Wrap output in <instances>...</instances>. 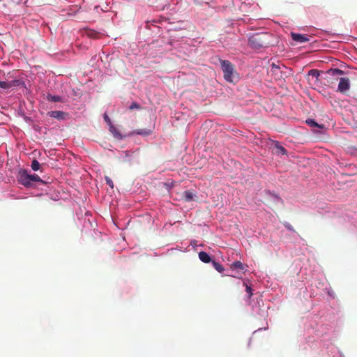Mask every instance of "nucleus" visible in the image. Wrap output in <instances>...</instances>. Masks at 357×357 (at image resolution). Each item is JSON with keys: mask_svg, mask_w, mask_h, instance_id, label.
I'll use <instances>...</instances> for the list:
<instances>
[{"mask_svg": "<svg viewBox=\"0 0 357 357\" xmlns=\"http://www.w3.org/2000/svg\"><path fill=\"white\" fill-rule=\"evenodd\" d=\"M272 35L269 33H255L249 37V45L255 49L266 48L271 45Z\"/></svg>", "mask_w": 357, "mask_h": 357, "instance_id": "1", "label": "nucleus"}, {"mask_svg": "<svg viewBox=\"0 0 357 357\" xmlns=\"http://www.w3.org/2000/svg\"><path fill=\"white\" fill-rule=\"evenodd\" d=\"M17 181L20 183L26 188H30L33 185V183L43 181L37 174H29L26 170H21L19 172Z\"/></svg>", "mask_w": 357, "mask_h": 357, "instance_id": "2", "label": "nucleus"}, {"mask_svg": "<svg viewBox=\"0 0 357 357\" xmlns=\"http://www.w3.org/2000/svg\"><path fill=\"white\" fill-rule=\"evenodd\" d=\"M221 68L224 73V78L229 82H233L232 76L234 74V66L231 62L226 60L221 61Z\"/></svg>", "mask_w": 357, "mask_h": 357, "instance_id": "3", "label": "nucleus"}, {"mask_svg": "<svg viewBox=\"0 0 357 357\" xmlns=\"http://www.w3.org/2000/svg\"><path fill=\"white\" fill-rule=\"evenodd\" d=\"M350 88L349 79L347 77H341L340 79L337 91L342 93H346Z\"/></svg>", "mask_w": 357, "mask_h": 357, "instance_id": "4", "label": "nucleus"}, {"mask_svg": "<svg viewBox=\"0 0 357 357\" xmlns=\"http://www.w3.org/2000/svg\"><path fill=\"white\" fill-rule=\"evenodd\" d=\"M23 82L20 79H13L11 81H0V88L9 89L12 87L17 86Z\"/></svg>", "mask_w": 357, "mask_h": 357, "instance_id": "5", "label": "nucleus"}, {"mask_svg": "<svg viewBox=\"0 0 357 357\" xmlns=\"http://www.w3.org/2000/svg\"><path fill=\"white\" fill-rule=\"evenodd\" d=\"M292 39L299 43H303L309 41V38L305 36L301 33H291Z\"/></svg>", "mask_w": 357, "mask_h": 357, "instance_id": "6", "label": "nucleus"}, {"mask_svg": "<svg viewBox=\"0 0 357 357\" xmlns=\"http://www.w3.org/2000/svg\"><path fill=\"white\" fill-rule=\"evenodd\" d=\"M47 115L52 118L61 120L66 118L67 114L62 111H51L47 113Z\"/></svg>", "mask_w": 357, "mask_h": 357, "instance_id": "7", "label": "nucleus"}, {"mask_svg": "<svg viewBox=\"0 0 357 357\" xmlns=\"http://www.w3.org/2000/svg\"><path fill=\"white\" fill-rule=\"evenodd\" d=\"M199 258L204 263H209L210 261H212L210 255L204 251L199 253Z\"/></svg>", "mask_w": 357, "mask_h": 357, "instance_id": "8", "label": "nucleus"}, {"mask_svg": "<svg viewBox=\"0 0 357 357\" xmlns=\"http://www.w3.org/2000/svg\"><path fill=\"white\" fill-rule=\"evenodd\" d=\"M247 266L242 264L241 261H237L231 264V268L233 270L239 269L241 271H246Z\"/></svg>", "mask_w": 357, "mask_h": 357, "instance_id": "9", "label": "nucleus"}, {"mask_svg": "<svg viewBox=\"0 0 357 357\" xmlns=\"http://www.w3.org/2000/svg\"><path fill=\"white\" fill-rule=\"evenodd\" d=\"M109 6L107 3H103L102 6H96L94 7V10H96L97 13H100V10L102 13H105L109 10Z\"/></svg>", "mask_w": 357, "mask_h": 357, "instance_id": "10", "label": "nucleus"}, {"mask_svg": "<svg viewBox=\"0 0 357 357\" xmlns=\"http://www.w3.org/2000/svg\"><path fill=\"white\" fill-rule=\"evenodd\" d=\"M194 195L192 192L190 190H185L182 194V199H183L185 202H190L192 200Z\"/></svg>", "mask_w": 357, "mask_h": 357, "instance_id": "11", "label": "nucleus"}, {"mask_svg": "<svg viewBox=\"0 0 357 357\" xmlns=\"http://www.w3.org/2000/svg\"><path fill=\"white\" fill-rule=\"evenodd\" d=\"M327 73L332 76H338L344 73V72L338 68H332L327 71Z\"/></svg>", "mask_w": 357, "mask_h": 357, "instance_id": "12", "label": "nucleus"}, {"mask_svg": "<svg viewBox=\"0 0 357 357\" xmlns=\"http://www.w3.org/2000/svg\"><path fill=\"white\" fill-rule=\"evenodd\" d=\"M212 264L213 268L219 273H222L225 271L223 266L219 264L218 262L215 261H212Z\"/></svg>", "mask_w": 357, "mask_h": 357, "instance_id": "13", "label": "nucleus"}, {"mask_svg": "<svg viewBox=\"0 0 357 357\" xmlns=\"http://www.w3.org/2000/svg\"><path fill=\"white\" fill-rule=\"evenodd\" d=\"M47 100L52 102H61V98L59 96H53L51 94H48Z\"/></svg>", "mask_w": 357, "mask_h": 357, "instance_id": "14", "label": "nucleus"}, {"mask_svg": "<svg viewBox=\"0 0 357 357\" xmlns=\"http://www.w3.org/2000/svg\"><path fill=\"white\" fill-rule=\"evenodd\" d=\"M86 33L89 38H97L99 36V33L93 30H88L86 31Z\"/></svg>", "mask_w": 357, "mask_h": 357, "instance_id": "15", "label": "nucleus"}, {"mask_svg": "<svg viewBox=\"0 0 357 357\" xmlns=\"http://www.w3.org/2000/svg\"><path fill=\"white\" fill-rule=\"evenodd\" d=\"M31 169L33 170V171H38L40 169V164L39 163V162L36 160H33L31 162Z\"/></svg>", "mask_w": 357, "mask_h": 357, "instance_id": "16", "label": "nucleus"}, {"mask_svg": "<svg viewBox=\"0 0 357 357\" xmlns=\"http://www.w3.org/2000/svg\"><path fill=\"white\" fill-rule=\"evenodd\" d=\"M308 75L314 77L318 78L319 76V71L317 69H312L309 71Z\"/></svg>", "mask_w": 357, "mask_h": 357, "instance_id": "17", "label": "nucleus"}, {"mask_svg": "<svg viewBox=\"0 0 357 357\" xmlns=\"http://www.w3.org/2000/svg\"><path fill=\"white\" fill-rule=\"evenodd\" d=\"M306 123L312 127H320L319 125L314 119H308L306 120Z\"/></svg>", "mask_w": 357, "mask_h": 357, "instance_id": "18", "label": "nucleus"}, {"mask_svg": "<svg viewBox=\"0 0 357 357\" xmlns=\"http://www.w3.org/2000/svg\"><path fill=\"white\" fill-rule=\"evenodd\" d=\"M276 148L282 155L287 154V150L283 146L278 144H276Z\"/></svg>", "mask_w": 357, "mask_h": 357, "instance_id": "19", "label": "nucleus"}, {"mask_svg": "<svg viewBox=\"0 0 357 357\" xmlns=\"http://www.w3.org/2000/svg\"><path fill=\"white\" fill-rule=\"evenodd\" d=\"M105 180L106 181V183L111 188H114V183H113V181L110 178V177L107 176H105Z\"/></svg>", "mask_w": 357, "mask_h": 357, "instance_id": "20", "label": "nucleus"}, {"mask_svg": "<svg viewBox=\"0 0 357 357\" xmlns=\"http://www.w3.org/2000/svg\"><path fill=\"white\" fill-rule=\"evenodd\" d=\"M110 131L114 134V137H119L121 136V135L116 131V128H114V126H110Z\"/></svg>", "mask_w": 357, "mask_h": 357, "instance_id": "21", "label": "nucleus"}, {"mask_svg": "<svg viewBox=\"0 0 357 357\" xmlns=\"http://www.w3.org/2000/svg\"><path fill=\"white\" fill-rule=\"evenodd\" d=\"M140 108V106L139 104H137V102H133L129 107V109H139Z\"/></svg>", "mask_w": 357, "mask_h": 357, "instance_id": "22", "label": "nucleus"}, {"mask_svg": "<svg viewBox=\"0 0 357 357\" xmlns=\"http://www.w3.org/2000/svg\"><path fill=\"white\" fill-rule=\"evenodd\" d=\"M284 226L289 230L291 231H294V227L289 222H284Z\"/></svg>", "mask_w": 357, "mask_h": 357, "instance_id": "23", "label": "nucleus"}, {"mask_svg": "<svg viewBox=\"0 0 357 357\" xmlns=\"http://www.w3.org/2000/svg\"><path fill=\"white\" fill-rule=\"evenodd\" d=\"M246 288H245V291L248 294V297L250 298L252 296V289L250 287H249L248 285H245Z\"/></svg>", "mask_w": 357, "mask_h": 357, "instance_id": "24", "label": "nucleus"}, {"mask_svg": "<svg viewBox=\"0 0 357 357\" xmlns=\"http://www.w3.org/2000/svg\"><path fill=\"white\" fill-rule=\"evenodd\" d=\"M104 120L109 125V126H112V122H111V120L109 119V117L107 116V114H104Z\"/></svg>", "mask_w": 357, "mask_h": 357, "instance_id": "25", "label": "nucleus"}, {"mask_svg": "<svg viewBox=\"0 0 357 357\" xmlns=\"http://www.w3.org/2000/svg\"><path fill=\"white\" fill-rule=\"evenodd\" d=\"M280 69V67L275 64V63H273L271 65V70H273V72H275L276 70H279Z\"/></svg>", "mask_w": 357, "mask_h": 357, "instance_id": "26", "label": "nucleus"}]
</instances>
